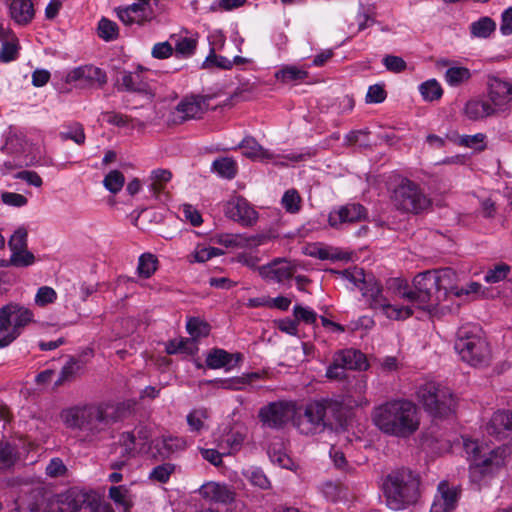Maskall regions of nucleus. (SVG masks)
<instances>
[{
  "instance_id": "f257e3e1",
  "label": "nucleus",
  "mask_w": 512,
  "mask_h": 512,
  "mask_svg": "<svg viewBox=\"0 0 512 512\" xmlns=\"http://www.w3.org/2000/svg\"><path fill=\"white\" fill-rule=\"evenodd\" d=\"M343 276L352 282L362 295L368 299L372 309H380L383 314L392 320H405L413 315L412 307L427 309L428 303L434 293L438 295V287L433 271H425L413 279L414 290L404 291L402 298L411 303L408 306L392 305L382 293V286L372 276L365 275L364 270L355 268L353 271L345 270Z\"/></svg>"
},
{
  "instance_id": "f03ea898",
  "label": "nucleus",
  "mask_w": 512,
  "mask_h": 512,
  "mask_svg": "<svg viewBox=\"0 0 512 512\" xmlns=\"http://www.w3.org/2000/svg\"><path fill=\"white\" fill-rule=\"evenodd\" d=\"M125 409L120 404L89 403L64 409L60 417L66 427L82 432L88 443H99L112 435V426L122 420Z\"/></svg>"
},
{
  "instance_id": "7ed1b4c3",
  "label": "nucleus",
  "mask_w": 512,
  "mask_h": 512,
  "mask_svg": "<svg viewBox=\"0 0 512 512\" xmlns=\"http://www.w3.org/2000/svg\"><path fill=\"white\" fill-rule=\"evenodd\" d=\"M372 421L383 433L398 438H408L420 425L416 405L405 399L390 400L372 411Z\"/></svg>"
},
{
  "instance_id": "20e7f679",
  "label": "nucleus",
  "mask_w": 512,
  "mask_h": 512,
  "mask_svg": "<svg viewBox=\"0 0 512 512\" xmlns=\"http://www.w3.org/2000/svg\"><path fill=\"white\" fill-rule=\"evenodd\" d=\"M343 410V401L338 398L312 400L294 415L293 424L300 434L313 436L332 429L333 421H341Z\"/></svg>"
},
{
  "instance_id": "39448f33",
  "label": "nucleus",
  "mask_w": 512,
  "mask_h": 512,
  "mask_svg": "<svg viewBox=\"0 0 512 512\" xmlns=\"http://www.w3.org/2000/svg\"><path fill=\"white\" fill-rule=\"evenodd\" d=\"M420 476L408 468L389 472L382 481V492L386 505L395 511L403 510L417 502L420 491Z\"/></svg>"
},
{
  "instance_id": "423d86ee",
  "label": "nucleus",
  "mask_w": 512,
  "mask_h": 512,
  "mask_svg": "<svg viewBox=\"0 0 512 512\" xmlns=\"http://www.w3.org/2000/svg\"><path fill=\"white\" fill-rule=\"evenodd\" d=\"M454 348L461 359L471 366H483L488 363L490 351L478 325L461 326L456 334Z\"/></svg>"
},
{
  "instance_id": "0eeeda50",
  "label": "nucleus",
  "mask_w": 512,
  "mask_h": 512,
  "mask_svg": "<svg viewBox=\"0 0 512 512\" xmlns=\"http://www.w3.org/2000/svg\"><path fill=\"white\" fill-rule=\"evenodd\" d=\"M108 506L94 491L71 488L43 512H108Z\"/></svg>"
},
{
  "instance_id": "6e6552de",
  "label": "nucleus",
  "mask_w": 512,
  "mask_h": 512,
  "mask_svg": "<svg viewBox=\"0 0 512 512\" xmlns=\"http://www.w3.org/2000/svg\"><path fill=\"white\" fill-rule=\"evenodd\" d=\"M464 449L471 457L469 472L473 482H478L483 476L499 469L504 464L508 453L506 447H497L482 454L480 446L473 440H464Z\"/></svg>"
},
{
  "instance_id": "1a4fd4ad",
  "label": "nucleus",
  "mask_w": 512,
  "mask_h": 512,
  "mask_svg": "<svg viewBox=\"0 0 512 512\" xmlns=\"http://www.w3.org/2000/svg\"><path fill=\"white\" fill-rule=\"evenodd\" d=\"M417 395L425 411L434 418H444L454 413L456 399L447 387L428 382L419 388Z\"/></svg>"
},
{
  "instance_id": "9d476101",
  "label": "nucleus",
  "mask_w": 512,
  "mask_h": 512,
  "mask_svg": "<svg viewBox=\"0 0 512 512\" xmlns=\"http://www.w3.org/2000/svg\"><path fill=\"white\" fill-rule=\"evenodd\" d=\"M394 206L403 212L418 214L430 206V200L418 184L404 178L395 187L392 195Z\"/></svg>"
},
{
  "instance_id": "9b49d317",
  "label": "nucleus",
  "mask_w": 512,
  "mask_h": 512,
  "mask_svg": "<svg viewBox=\"0 0 512 512\" xmlns=\"http://www.w3.org/2000/svg\"><path fill=\"white\" fill-rule=\"evenodd\" d=\"M33 312L18 303L10 302L0 308V330L8 331L15 340L22 332V328L33 321Z\"/></svg>"
},
{
  "instance_id": "f8f14e48",
  "label": "nucleus",
  "mask_w": 512,
  "mask_h": 512,
  "mask_svg": "<svg viewBox=\"0 0 512 512\" xmlns=\"http://www.w3.org/2000/svg\"><path fill=\"white\" fill-rule=\"evenodd\" d=\"M66 82L77 83L80 88L102 87L107 83V75L101 68L83 65L68 72Z\"/></svg>"
},
{
  "instance_id": "ddd939ff",
  "label": "nucleus",
  "mask_w": 512,
  "mask_h": 512,
  "mask_svg": "<svg viewBox=\"0 0 512 512\" xmlns=\"http://www.w3.org/2000/svg\"><path fill=\"white\" fill-rule=\"evenodd\" d=\"M292 406L287 402H271L260 408L258 417L263 426L281 429L290 419Z\"/></svg>"
},
{
  "instance_id": "4468645a",
  "label": "nucleus",
  "mask_w": 512,
  "mask_h": 512,
  "mask_svg": "<svg viewBox=\"0 0 512 512\" xmlns=\"http://www.w3.org/2000/svg\"><path fill=\"white\" fill-rule=\"evenodd\" d=\"M209 100L210 97L201 95L185 97L177 104L172 113V120L177 123L200 118L207 110Z\"/></svg>"
},
{
  "instance_id": "2eb2a0df",
  "label": "nucleus",
  "mask_w": 512,
  "mask_h": 512,
  "mask_svg": "<svg viewBox=\"0 0 512 512\" xmlns=\"http://www.w3.org/2000/svg\"><path fill=\"white\" fill-rule=\"evenodd\" d=\"M8 247L11 251L13 263L24 262L28 266L36 262L35 255L28 250V231L25 227L17 228L8 240Z\"/></svg>"
},
{
  "instance_id": "dca6fc26",
  "label": "nucleus",
  "mask_w": 512,
  "mask_h": 512,
  "mask_svg": "<svg viewBox=\"0 0 512 512\" xmlns=\"http://www.w3.org/2000/svg\"><path fill=\"white\" fill-rule=\"evenodd\" d=\"M225 216L243 226H252L258 219V213L243 197H235L224 206Z\"/></svg>"
},
{
  "instance_id": "f3484780",
  "label": "nucleus",
  "mask_w": 512,
  "mask_h": 512,
  "mask_svg": "<svg viewBox=\"0 0 512 512\" xmlns=\"http://www.w3.org/2000/svg\"><path fill=\"white\" fill-rule=\"evenodd\" d=\"M185 448V441L178 437H162L152 440L146 450L148 458L154 461L169 459L175 452Z\"/></svg>"
},
{
  "instance_id": "a211bd4d",
  "label": "nucleus",
  "mask_w": 512,
  "mask_h": 512,
  "mask_svg": "<svg viewBox=\"0 0 512 512\" xmlns=\"http://www.w3.org/2000/svg\"><path fill=\"white\" fill-rule=\"evenodd\" d=\"M367 218L366 208L359 203L340 206L332 210L328 216V222L333 228H340L344 224H351Z\"/></svg>"
},
{
  "instance_id": "6ab92c4d",
  "label": "nucleus",
  "mask_w": 512,
  "mask_h": 512,
  "mask_svg": "<svg viewBox=\"0 0 512 512\" xmlns=\"http://www.w3.org/2000/svg\"><path fill=\"white\" fill-rule=\"evenodd\" d=\"M489 98L498 112L508 109L507 104L512 101V82L497 76L488 78Z\"/></svg>"
},
{
  "instance_id": "aec40b11",
  "label": "nucleus",
  "mask_w": 512,
  "mask_h": 512,
  "mask_svg": "<svg viewBox=\"0 0 512 512\" xmlns=\"http://www.w3.org/2000/svg\"><path fill=\"white\" fill-rule=\"evenodd\" d=\"M119 91H127L152 96L148 80L143 76L142 70L128 72L124 71L116 81Z\"/></svg>"
},
{
  "instance_id": "412c9836",
  "label": "nucleus",
  "mask_w": 512,
  "mask_h": 512,
  "mask_svg": "<svg viewBox=\"0 0 512 512\" xmlns=\"http://www.w3.org/2000/svg\"><path fill=\"white\" fill-rule=\"evenodd\" d=\"M258 272L265 280L283 282L293 276L295 267L286 259L277 258L272 262L259 267Z\"/></svg>"
},
{
  "instance_id": "4be33fe9",
  "label": "nucleus",
  "mask_w": 512,
  "mask_h": 512,
  "mask_svg": "<svg viewBox=\"0 0 512 512\" xmlns=\"http://www.w3.org/2000/svg\"><path fill=\"white\" fill-rule=\"evenodd\" d=\"M459 493L448 482L442 481L438 485V491L430 512H452L457 505Z\"/></svg>"
},
{
  "instance_id": "5701e85b",
  "label": "nucleus",
  "mask_w": 512,
  "mask_h": 512,
  "mask_svg": "<svg viewBox=\"0 0 512 512\" xmlns=\"http://www.w3.org/2000/svg\"><path fill=\"white\" fill-rule=\"evenodd\" d=\"M486 432L498 440L509 437L512 434V412H495L486 426Z\"/></svg>"
},
{
  "instance_id": "b1692460",
  "label": "nucleus",
  "mask_w": 512,
  "mask_h": 512,
  "mask_svg": "<svg viewBox=\"0 0 512 512\" xmlns=\"http://www.w3.org/2000/svg\"><path fill=\"white\" fill-rule=\"evenodd\" d=\"M433 272L435 273L438 287V300H440L441 297L445 298L449 293L458 297L462 295L463 291L459 290L456 286L457 274L453 269L443 268L434 270Z\"/></svg>"
},
{
  "instance_id": "393cba45",
  "label": "nucleus",
  "mask_w": 512,
  "mask_h": 512,
  "mask_svg": "<svg viewBox=\"0 0 512 512\" xmlns=\"http://www.w3.org/2000/svg\"><path fill=\"white\" fill-rule=\"evenodd\" d=\"M8 10L10 18L19 26L28 25L35 16L31 0H10Z\"/></svg>"
},
{
  "instance_id": "a878e982",
  "label": "nucleus",
  "mask_w": 512,
  "mask_h": 512,
  "mask_svg": "<svg viewBox=\"0 0 512 512\" xmlns=\"http://www.w3.org/2000/svg\"><path fill=\"white\" fill-rule=\"evenodd\" d=\"M265 240L266 237L261 234H221L215 237V242L225 247H256Z\"/></svg>"
},
{
  "instance_id": "bb28decb",
  "label": "nucleus",
  "mask_w": 512,
  "mask_h": 512,
  "mask_svg": "<svg viewBox=\"0 0 512 512\" xmlns=\"http://www.w3.org/2000/svg\"><path fill=\"white\" fill-rule=\"evenodd\" d=\"M203 498L216 503H230L234 500L235 493L225 484L208 482L200 487Z\"/></svg>"
},
{
  "instance_id": "cd10ccee",
  "label": "nucleus",
  "mask_w": 512,
  "mask_h": 512,
  "mask_svg": "<svg viewBox=\"0 0 512 512\" xmlns=\"http://www.w3.org/2000/svg\"><path fill=\"white\" fill-rule=\"evenodd\" d=\"M116 13L120 21L127 26L134 23L142 24L144 21L151 19L143 3H133L123 8L119 7L116 9Z\"/></svg>"
},
{
  "instance_id": "c85d7f7f",
  "label": "nucleus",
  "mask_w": 512,
  "mask_h": 512,
  "mask_svg": "<svg viewBox=\"0 0 512 512\" xmlns=\"http://www.w3.org/2000/svg\"><path fill=\"white\" fill-rule=\"evenodd\" d=\"M334 355L345 369L364 370L368 367L365 355L359 350L348 348L340 350Z\"/></svg>"
},
{
  "instance_id": "c756f323",
  "label": "nucleus",
  "mask_w": 512,
  "mask_h": 512,
  "mask_svg": "<svg viewBox=\"0 0 512 512\" xmlns=\"http://www.w3.org/2000/svg\"><path fill=\"white\" fill-rule=\"evenodd\" d=\"M498 113L492 102L470 100L465 105V114L470 120H479Z\"/></svg>"
},
{
  "instance_id": "7c9ffc66",
  "label": "nucleus",
  "mask_w": 512,
  "mask_h": 512,
  "mask_svg": "<svg viewBox=\"0 0 512 512\" xmlns=\"http://www.w3.org/2000/svg\"><path fill=\"white\" fill-rule=\"evenodd\" d=\"M172 173L168 169H156L151 172L149 184L150 192L156 197L160 198L161 195H165L167 198L168 194L165 192L166 184L171 180Z\"/></svg>"
},
{
  "instance_id": "2f4dec72",
  "label": "nucleus",
  "mask_w": 512,
  "mask_h": 512,
  "mask_svg": "<svg viewBox=\"0 0 512 512\" xmlns=\"http://www.w3.org/2000/svg\"><path fill=\"white\" fill-rule=\"evenodd\" d=\"M242 149V154L252 160L270 159L272 155L268 150L263 148L255 138L245 137L237 146Z\"/></svg>"
},
{
  "instance_id": "473e14b6",
  "label": "nucleus",
  "mask_w": 512,
  "mask_h": 512,
  "mask_svg": "<svg viewBox=\"0 0 512 512\" xmlns=\"http://www.w3.org/2000/svg\"><path fill=\"white\" fill-rule=\"evenodd\" d=\"M233 358H235V362L237 363L242 360L243 356L240 353L230 354L223 349H214L208 354L206 365L211 369H219L229 365Z\"/></svg>"
},
{
  "instance_id": "72a5a7b5",
  "label": "nucleus",
  "mask_w": 512,
  "mask_h": 512,
  "mask_svg": "<svg viewBox=\"0 0 512 512\" xmlns=\"http://www.w3.org/2000/svg\"><path fill=\"white\" fill-rule=\"evenodd\" d=\"M83 368V362L76 359L70 358L66 364L62 367L58 379L55 381L54 386L58 387L66 382L73 381L80 373Z\"/></svg>"
},
{
  "instance_id": "f704fd0d",
  "label": "nucleus",
  "mask_w": 512,
  "mask_h": 512,
  "mask_svg": "<svg viewBox=\"0 0 512 512\" xmlns=\"http://www.w3.org/2000/svg\"><path fill=\"white\" fill-rule=\"evenodd\" d=\"M19 460V452L15 445L7 442H0V470H10Z\"/></svg>"
},
{
  "instance_id": "c9c22d12",
  "label": "nucleus",
  "mask_w": 512,
  "mask_h": 512,
  "mask_svg": "<svg viewBox=\"0 0 512 512\" xmlns=\"http://www.w3.org/2000/svg\"><path fill=\"white\" fill-rule=\"evenodd\" d=\"M259 378L258 373H250L246 377H234L228 379H213L207 383L213 384L217 387L230 390H239L247 383H250L253 379Z\"/></svg>"
},
{
  "instance_id": "e433bc0d",
  "label": "nucleus",
  "mask_w": 512,
  "mask_h": 512,
  "mask_svg": "<svg viewBox=\"0 0 512 512\" xmlns=\"http://www.w3.org/2000/svg\"><path fill=\"white\" fill-rule=\"evenodd\" d=\"M496 30V23L490 17H481L470 24V33L473 37L486 39Z\"/></svg>"
},
{
  "instance_id": "4c0bfd02",
  "label": "nucleus",
  "mask_w": 512,
  "mask_h": 512,
  "mask_svg": "<svg viewBox=\"0 0 512 512\" xmlns=\"http://www.w3.org/2000/svg\"><path fill=\"white\" fill-rule=\"evenodd\" d=\"M308 77V72L296 66L288 65L275 73V78L283 83L303 81Z\"/></svg>"
},
{
  "instance_id": "58836bf2",
  "label": "nucleus",
  "mask_w": 512,
  "mask_h": 512,
  "mask_svg": "<svg viewBox=\"0 0 512 512\" xmlns=\"http://www.w3.org/2000/svg\"><path fill=\"white\" fill-rule=\"evenodd\" d=\"M212 169L221 177L226 179H233L237 174L236 162L229 157H222L214 160L212 163Z\"/></svg>"
},
{
  "instance_id": "ea45409f",
  "label": "nucleus",
  "mask_w": 512,
  "mask_h": 512,
  "mask_svg": "<svg viewBox=\"0 0 512 512\" xmlns=\"http://www.w3.org/2000/svg\"><path fill=\"white\" fill-rule=\"evenodd\" d=\"M119 444L123 448L121 455L126 459L135 457L140 451L137 447L139 444L136 441L135 433L131 431H125L120 434Z\"/></svg>"
},
{
  "instance_id": "a19ab883",
  "label": "nucleus",
  "mask_w": 512,
  "mask_h": 512,
  "mask_svg": "<svg viewBox=\"0 0 512 512\" xmlns=\"http://www.w3.org/2000/svg\"><path fill=\"white\" fill-rule=\"evenodd\" d=\"M471 76L470 70L462 66L450 67L445 72V80L452 87H457L467 82Z\"/></svg>"
},
{
  "instance_id": "79ce46f5",
  "label": "nucleus",
  "mask_w": 512,
  "mask_h": 512,
  "mask_svg": "<svg viewBox=\"0 0 512 512\" xmlns=\"http://www.w3.org/2000/svg\"><path fill=\"white\" fill-rule=\"evenodd\" d=\"M245 478L255 487L266 490L271 487V483L264 471L259 467H249L243 471Z\"/></svg>"
},
{
  "instance_id": "37998d69",
  "label": "nucleus",
  "mask_w": 512,
  "mask_h": 512,
  "mask_svg": "<svg viewBox=\"0 0 512 512\" xmlns=\"http://www.w3.org/2000/svg\"><path fill=\"white\" fill-rule=\"evenodd\" d=\"M419 92L425 101H435L442 97L443 90L436 79H430L420 84Z\"/></svg>"
},
{
  "instance_id": "c03bdc74",
  "label": "nucleus",
  "mask_w": 512,
  "mask_h": 512,
  "mask_svg": "<svg viewBox=\"0 0 512 512\" xmlns=\"http://www.w3.org/2000/svg\"><path fill=\"white\" fill-rule=\"evenodd\" d=\"M97 29L98 36L104 41H113L118 37L119 29L117 23L105 17L100 19Z\"/></svg>"
},
{
  "instance_id": "a18cd8bd",
  "label": "nucleus",
  "mask_w": 512,
  "mask_h": 512,
  "mask_svg": "<svg viewBox=\"0 0 512 512\" xmlns=\"http://www.w3.org/2000/svg\"><path fill=\"white\" fill-rule=\"evenodd\" d=\"M157 258L151 253H144L139 257L138 273L143 278H149L157 269Z\"/></svg>"
},
{
  "instance_id": "49530a36",
  "label": "nucleus",
  "mask_w": 512,
  "mask_h": 512,
  "mask_svg": "<svg viewBox=\"0 0 512 512\" xmlns=\"http://www.w3.org/2000/svg\"><path fill=\"white\" fill-rule=\"evenodd\" d=\"M187 332L191 335L192 340L200 337H206L210 333V325L199 318L192 317L186 324Z\"/></svg>"
},
{
  "instance_id": "de8ad7c7",
  "label": "nucleus",
  "mask_w": 512,
  "mask_h": 512,
  "mask_svg": "<svg viewBox=\"0 0 512 512\" xmlns=\"http://www.w3.org/2000/svg\"><path fill=\"white\" fill-rule=\"evenodd\" d=\"M125 177L119 170L110 171L103 180L104 187L111 193H118L124 186Z\"/></svg>"
},
{
  "instance_id": "09e8293b",
  "label": "nucleus",
  "mask_w": 512,
  "mask_h": 512,
  "mask_svg": "<svg viewBox=\"0 0 512 512\" xmlns=\"http://www.w3.org/2000/svg\"><path fill=\"white\" fill-rule=\"evenodd\" d=\"M59 136L62 140H72L78 145H82L85 142V133L83 126L80 123H73L68 126L67 130L61 131Z\"/></svg>"
},
{
  "instance_id": "8fccbe9b",
  "label": "nucleus",
  "mask_w": 512,
  "mask_h": 512,
  "mask_svg": "<svg viewBox=\"0 0 512 512\" xmlns=\"http://www.w3.org/2000/svg\"><path fill=\"white\" fill-rule=\"evenodd\" d=\"M174 470L175 465L172 463L167 462L160 464L151 470L149 479L160 483H166L170 479V476Z\"/></svg>"
},
{
  "instance_id": "3c124183",
  "label": "nucleus",
  "mask_w": 512,
  "mask_h": 512,
  "mask_svg": "<svg viewBox=\"0 0 512 512\" xmlns=\"http://www.w3.org/2000/svg\"><path fill=\"white\" fill-rule=\"evenodd\" d=\"M282 206L289 213H296L301 207V197L297 190H287L281 200Z\"/></svg>"
},
{
  "instance_id": "603ef678",
  "label": "nucleus",
  "mask_w": 512,
  "mask_h": 512,
  "mask_svg": "<svg viewBox=\"0 0 512 512\" xmlns=\"http://www.w3.org/2000/svg\"><path fill=\"white\" fill-rule=\"evenodd\" d=\"M510 270L511 267L508 264H498L494 266V268H491L486 272L484 280L487 283H497L499 281L504 280L507 277Z\"/></svg>"
},
{
  "instance_id": "864d4df0",
  "label": "nucleus",
  "mask_w": 512,
  "mask_h": 512,
  "mask_svg": "<svg viewBox=\"0 0 512 512\" xmlns=\"http://www.w3.org/2000/svg\"><path fill=\"white\" fill-rule=\"evenodd\" d=\"M485 139L486 136L482 133H477L475 135H463L459 137L458 144L461 146L473 148L478 151H482L486 147Z\"/></svg>"
},
{
  "instance_id": "5fc2aeb1",
  "label": "nucleus",
  "mask_w": 512,
  "mask_h": 512,
  "mask_svg": "<svg viewBox=\"0 0 512 512\" xmlns=\"http://www.w3.org/2000/svg\"><path fill=\"white\" fill-rule=\"evenodd\" d=\"M293 315L297 322H304L305 324H315L317 321V313L309 307H304L297 304L293 307Z\"/></svg>"
},
{
  "instance_id": "6e6d98bb",
  "label": "nucleus",
  "mask_w": 512,
  "mask_h": 512,
  "mask_svg": "<svg viewBox=\"0 0 512 512\" xmlns=\"http://www.w3.org/2000/svg\"><path fill=\"white\" fill-rule=\"evenodd\" d=\"M211 66L228 70L233 67V62L227 57L216 55L214 49H211L210 54L206 57L203 63V67L208 68Z\"/></svg>"
},
{
  "instance_id": "4d7b16f0",
  "label": "nucleus",
  "mask_w": 512,
  "mask_h": 512,
  "mask_svg": "<svg viewBox=\"0 0 512 512\" xmlns=\"http://www.w3.org/2000/svg\"><path fill=\"white\" fill-rule=\"evenodd\" d=\"M207 411L205 409H195L187 415V423L191 431H200L203 426V420L206 419Z\"/></svg>"
},
{
  "instance_id": "13d9d810",
  "label": "nucleus",
  "mask_w": 512,
  "mask_h": 512,
  "mask_svg": "<svg viewBox=\"0 0 512 512\" xmlns=\"http://www.w3.org/2000/svg\"><path fill=\"white\" fill-rule=\"evenodd\" d=\"M57 298V294L55 290L49 286H42L38 289L35 295V303L38 306H45L47 304L53 303Z\"/></svg>"
},
{
  "instance_id": "bf43d9fd",
  "label": "nucleus",
  "mask_w": 512,
  "mask_h": 512,
  "mask_svg": "<svg viewBox=\"0 0 512 512\" xmlns=\"http://www.w3.org/2000/svg\"><path fill=\"white\" fill-rule=\"evenodd\" d=\"M383 65L387 70L394 73H400L404 71L407 66L403 58L394 55H386L383 58Z\"/></svg>"
},
{
  "instance_id": "052dcab7",
  "label": "nucleus",
  "mask_w": 512,
  "mask_h": 512,
  "mask_svg": "<svg viewBox=\"0 0 512 512\" xmlns=\"http://www.w3.org/2000/svg\"><path fill=\"white\" fill-rule=\"evenodd\" d=\"M387 97V93L384 89L383 85L374 84L368 88L366 94V102L367 103H381Z\"/></svg>"
},
{
  "instance_id": "680f3d73",
  "label": "nucleus",
  "mask_w": 512,
  "mask_h": 512,
  "mask_svg": "<svg viewBox=\"0 0 512 512\" xmlns=\"http://www.w3.org/2000/svg\"><path fill=\"white\" fill-rule=\"evenodd\" d=\"M1 200L4 204L12 207H23L28 202L24 195L14 192H2Z\"/></svg>"
},
{
  "instance_id": "e2e57ef3",
  "label": "nucleus",
  "mask_w": 512,
  "mask_h": 512,
  "mask_svg": "<svg viewBox=\"0 0 512 512\" xmlns=\"http://www.w3.org/2000/svg\"><path fill=\"white\" fill-rule=\"evenodd\" d=\"M18 46L17 44L9 41L2 42V48L0 50V60L4 63L10 62L17 58Z\"/></svg>"
},
{
  "instance_id": "0e129e2a",
  "label": "nucleus",
  "mask_w": 512,
  "mask_h": 512,
  "mask_svg": "<svg viewBox=\"0 0 512 512\" xmlns=\"http://www.w3.org/2000/svg\"><path fill=\"white\" fill-rule=\"evenodd\" d=\"M131 432L135 433V438H136V441H138L140 450L143 449L144 445H146L148 443V441L150 440V438L152 436L151 428L149 426L143 425V424L137 425L134 428V430Z\"/></svg>"
},
{
  "instance_id": "69168bd1",
  "label": "nucleus",
  "mask_w": 512,
  "mask_h": 512,
  "mask_svg": "<svg viewBox=\"0 0 512 512\" xmlns=\"http://www.w3.org/2000/svg\"><path fill=\"white\" fill-rule=\"evenodd\" d=\"M66 470L67 468L60 458L51 459L49 464L46 466V474L50 477L63 476L66 473Z\"/></svg>"
},
{
  "instance_id": "338daca9",
  "label": "nucleus",
  "mask_w": 512,
  "mask_h": 512,
  "mask_svg": "<svg viewBox=\"0 0 512 512\" xmlns=\"http://www.w3.org/2000/svg\"><path fill=\"white\" fill-rule=\"evenodd\" d=\"M26 165L32 166H54V161L51 157L46 156L40 148H37V152L32 155L28 161L25 162Z\"/></svg>"
},
{
  "instance_id": "774afa93",
  "label": "nucleus",
  "mask_w": 512,
  "mask_h": 512,
  "mask_svg": "<svg viewBox=\"0 0 512 512\" xmlns=\"http://www.w3.org/2000/svg\"><path fill=\"white\" fill-rule=\"evenodd\" d=\"M500 32L504 36L512 34V7L504 10L501 15Z\"/></svg>"
}]
</instances>
